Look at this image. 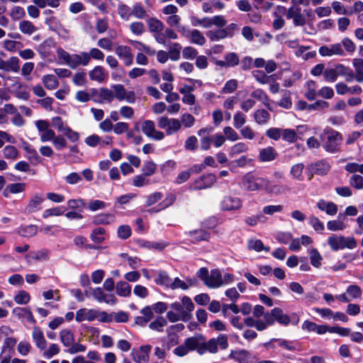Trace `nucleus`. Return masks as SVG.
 <instances>
[{
  "label": "nucleus",
  "instance_id": "f704fd0d",
  "mask_svg": "<svg viewBox=\"0 0 363 363\" xmlns=\"http://www.w3.org/2000/svg\"><path fill=\"white\" fill-rule=\"evenodd\" d=\"M105 233L106 230L104 228H96L91 231L90 234V239L94 243L101 244L105 240Z\"/></svg>",
  "mask_w": 363,
  "mask_h": 363
},
{
  "label": "nucleus",
  "instance_id": "79ce46f5",
  "mask_svg": "<svg viewBox=\"0 0 363 363\" xmlns=\"http://www.w3.org/2000/svg\"><path fill=\"white\" fill-rule=\"evenodd\" d=\"M89 75L91 80L98 82H102L105 79L104 68L101 66H96L91 71L89 72Z\"/></svg>",
  "mask_w": 363,
  "mask_h": 363
},
{
  "label": "nucleus",
  "instance_id": "c85d7f7f",
  "mask_svg": "<svg viewBox=\"0 0 363 363\" xmlns=\"http://www.w3.org/2000/svg\"><path fill=\"white\" fill-rule=\"evenodd\" d=\"M116 291L118 296L128 297L131 294V286L125 281H120L116 285Z\"/></svg>",
  "mask_w": 363,
  "mask_h": 363
},
{
  "label": "nucleus",
  "instance_id": "09e8293b",
  "mask_svg": "<svg viewBox=\"0 0 363 363\" xmlns=\"http://www.w3.org/2000/svg\"><path fill=\"white\" fill-rule=\"evenodd\" d=\"M337 69H340L339 72L340 75H342L345 77V80L347 82H352L355 80V74L350 68L346 67L343 65H337Z\"/></svg>",
  "mask_w": 363,
  "mask_h": 363
},
{
  "label": "nucleus",
  "instance_id": "6e6552de",
  "mask_svg": "<svg viewBox=\"0 0 363 363\" xmlns=\"http://www.w3.org/2000/svg\"><path fill=\"white\" fill-rule=\"evenodd\" d=\"M169 307L179 314L186 313L189 315H192L191 312L194 311L195 306L189 296H184L181 299V302H173L169 305Z\"/></svg>",
  "mask_w": 363,
  "mask_h": 363
},
{
  "label": "nucleus",
  "instance_id": "f257e3e1",
  "mask_svg": "<svg viewBox=\"0 0 363 363\" xmlns=\"http://www.w3.org/2000/svg\"><path fill=\"white\" fill-rule=\"evenodd\" d=\"M240 186L247 191H264L272 194L282 193V187L280 185L272 184L267 177H260L252 172L243 175Z\"/></svg>",
  "mask_w": 363,
  "mask_h": 363
},
{
  "label": "nucleus",
  "instance_id": "9d476101",
  "mask_svg": "<svg viewBox=\"0 0 363 363\" xmlns=\"http://www.w3.org/2000/svg\"><path fill=\"white\" fill-rule=\"evenodd\" d=\"M141 128L143 133L149 138L155 140H162L164 138L163 132L155 129V124L152 121H145L142 124Z\"/></svg>",
  "mask_w": 363,
  "mask_h": 363
},
{
  "label": "nucleus",
  "instance_id": "3c124183",
  "mask_svg": "<svg viewBox=\"0 0 363 363\" xmlns=\"http://www.w3.org/2000/svg\"><path fill=\"white\" fill-rule=\"evenodd\" d=\"M282 139L289 143H294L298 140L297 133L295 130L285 128L282 130Z\"/></svg>",
  "mask_w": 363,
  "mask_h": 363
},
{
  "label": "nucleus",
  "instance_id": "ea45409f",
  "mask_svg": "<svg viewBox=\"0 0 363 363\" xmlns=\"http://www.w3.org/2000/svg\"><path fill=\"white\" fill-rule=\"evenodd\" d=\"M247 247L249 250H253L256 252H261L262 250L265 252H269V247H264L261 240L251 239L248 240Z\"/></svg>",
  "mask_w": 363,
  "mask_h": 363
},
{
  "label": "nucleus",
  "instance_id": "de8ad7c7",
  "mask_svg": "<svg viewBox=\"0 0 363 363\" xmlns=\"http://www.w3.org/2000/svg\"><path fill=\"white\" fill-rule=\"evenodd\" d=\"M132 16L138 19H143L147 16V13L142 4L137 2L133 6Z\"/></svg>",
  "mask_w": 363,
  "mask_h": 363
},
{
  "label": "nucleus",
  "instance_id": "a19ab883",
  "mask_svg": "<svg viewBox=\"0 0 363 363\" xmlns=\"http://www.w3.org/2000/svg\"><path fill=\"white\" fill-rule=\"evenodd\" d=\"M304 169V164L303 163H297L294 164L290 169V174L292 178L298 181H303V171Z\"/></svg>",
  "mask_w": 363,
  "mask_h": 363
},
{
  "label": "nucleus",
  "instance_id": "bb28decb",
  "mask_svg": "<svg viewBox=\"0 0 363 363\" xmlns=\"http://www.w3.org/2000/svg\"><path fill=\"white\" fill-rule=\"evenodd\" d=\"M277 157V152L272 147L261 149L259 152V160L261 162H271Z\"/></svg>",
  "mask_w": 363,
  "mask_h": 363
},
{
  "label": "nucleus",
  "instance_id": "473e14b6",
  "mask_svg": "<svg viewBox=\"0 0 363 363\" xmlns=\"http://www.w3.org/2000/svg\"><path fill=\"white\" fill-rule=\"evenodd\" d=\"M38 227L35 225H21L18 228V233L20 235L26 238L33 237L37 234Z\"/></svg>",
  "mask_w": 363,
  "mask_h": 363
},
{
  "label": "nucleus",
  "instance_id": "052dcab7",
  "mask_svg": "<svg viewBox=\"0 0 363 363\" xmlns=\"http://www.w3.org/2000/svg\"><path fill=\"white\" fill-rule=\"evenodd\" d=\"M4 157L8 160H14L18 158V151L13 145H7L3 149Z\"/></svg>",
  "mask_w": 363,
  "mask_h": 363
},
{
  "label": "nucleus",
  "instance_id": "c03bdc74",
  "mask_svg": "<svg viewBox=\"0 0 363 363\" xmlns=\"http://www.w3.org/2000/svg\"><path fill=\"white\" fill-rule=\"evenodd\" d=\"M248 150V146L245 143L240 142L235 144L229 150V156L234 157L237 155L246 152Z\"/></svg>",
  "mask_w": 363,
  "mask_h": 363
},
{
  "label": "nucleus",
  "instance_id": "4be33fe9",
  "mask_svg": "<svg viewBox=\"0 0 363 363\" xmlns=\"http://www.w3.org/2000/svg\"><path fill=\"white\" fill-rule=\"evenodd\" d=\"M231 354L239 363H255V357L245 350L232 351Z\"/></svg>",
  "mask_w": 363,
  "mask_h": 363
},
{
  "label": "nucleus",
  "instance_id": "b1692460",
  "mask_svg": "<svg viewBox=\"0 0 363 363\" xmlns=\"http://www.w3.org/2000/svg\"><path fill=\"white\" fill-rule=\"evenodd\" d=\"M317 207L322 211H325L329 216H334L337 212V206L332 202L320 199L317 203Z\"/></svg>",
  "mask_w": 363,
  "mask_h": 363
},
{
  "label": "nucleus",
  "instance_id": "58836bf2",
  "mask_svg": "<svg viewBox=\"0 0 363 363\" xmlns=\"http://www.w3.org/2000/svg\"><path fill=\"white\" fill-rule=\"evenodd\" d=\"M171 278L165 271L158 272L157 277L155 278V282L160 286H164L167 288L169 287L171 284Z\"/></svg>",
  "mask_w": 363,
  "mask_h": 363
},
{
  "label": "nucleus",
  "instance_id": "e433bc0d",
  "mask_svg": "<svg viewBox=\"0 0 363 363\" xmlns=\"http://www.w3.org/2000/svg\"><path fill=\"white\" fill-rule=\"evenodd\" d=\"M147 23L151 33H157L164 29L163 23L156 18H150L147 21Z\"/></svg>",
  "mask_w": 363,
  "mask_h": 363
},
{
  "label": "nucleus",
  "instance_id": "69168bd1",
  "mask_svg": "<svg viewBox=\"0 0 363 363\" xmlns=\"http://www.w3.org/2000/svg\"><path fill=\"white\" fill-rule=\"evenodd\" d=\"M65 208L63 206H57L51 208H48L44 211L43 217L47 218L50 216H59L64 213Z\"/></svg>",
  "mask_w": 363,
  "mask_h": 363
},
{
  "label": "nucleus",
  "instance_id": "dca6fc26",
  "mask_svg": "<svg viewBox=\"0 0 363 363\" xmlns=\"http://www.w3.org/2000/svg\"><path fill=\"white\" fill-rule=\"evenodd\" d=\"M242 206V201L238 197L228 196L223 198L220 203V208L223 211H235Z\"/></svg>",
  "mask_w": 363,
  "mask_h": 363
},
{
  "label": "nucleus",
  "instance_id": "338daca9",
  "mask_svg": "<svg viewBox=\"0 0 363 363\" xmlns=\"http://www.w3.org/2000/svg\"><path fill=\"white\" fill-rule=\"evenodd\" d=\"M225 140L235 142L240 139L238 133L230 126H225L223 129Z\"/></svg>",
  "mask_w": 363,
  "mask_h": 363
},
{
  "label": "nucleus",
  "instance_id": "4d7b16f0",
  "mask_svg": "<svg viewBox=\"0 0 363 363\" xmlns=\"http://www.w3.org/2000/svg\"><path fill=\"white\" fill-rule=\"evenodd\" d=\"M49 252L47 250H41L35 252H30L28 255V258L40 261V260H48L49 258Z\"/></svg>",
  "mask_w": 363,
  "mask_h": 363
},
{
  "label": "nucleus",
  "instance_id": "393cba45",
  "mask_svg": "<svg viewBox=\"0 0 363 363\" xmlns=\"http://www.w3.org/2000/svg\"><path fill=\"white\" fill-rule=\"evenodd\" d=\"M116 220V216L112 213H99L93 217L92 222L94 225H109L113 223Z\"/></svg>",
  "mask_w": 363,
  "mask_h": 363
},
{
  "label": "nucleus",
  "instance_id": "72a5a7b5",
  "mask_svg": "<svg viewBox=\"0 0 363 363\" xmlns=\"http://www.w3.org/2000/svg\"><path fill=\"white\" fill-rule=\"evenodd\" d=\"M42 82L45 88L49 90H54L59 86V82L53 74L44 75L42 78Z\"/></svg>",
  "mask_w": 363,
  "mask_h": 363
},
{
  "label": "nucleus",
  "instance_id": "cd10ccee",
  "mask_svg": "<svg viewBox=\"0 0 363 363\" xmlns=\"http://www.w3.org/2000/svg\"><path fill=\"white\" fill-rule=\"evenodd\" d=\"M253 118L257 124L262 125L269 122L270 113L264 108L257 109L254 112Z\"/></svg>",
  "mask_w": 363,
  "mask_h": 363
},
{
  "label": "nucleus",
  "instance_id": "49530a36",
  "mask_svg": "<svg viewBox=\"0 0 363 363\" xmlns=\"http://www.w3.org/2000/svg\"><path fill=\"white\" fill-rule=\"evenodd\" d=\"M206 35L211 41H218L228 38L226 32L223 28H219L215 30H208L206 32Z\"/></svg>",
  "mask_w": 363,
  "mask_h": 363
},
{
  "label": "nucleus",
  "instance_id": "2eb2a0df",
  "mask_svg": "<svg viewBox=\"0 0 363 363\" xmlns=\"http://www.w3.org/2000/svg\"><path fill=\"white\" fill-rule=\"evenodd\" d=\"M319 54L323 57H330L332 55H345L344 50L340 43H335L330 46L323 45L319 48Z\"/></svg>",
  "mask_w": 363,
  "mask_h": 363
},
{
  "label": "nucleus",
  "instance_id": "6ab92c4d",
  "mask_svg": "<svg viewBox=\"0 0 363 363\" xmlns=\"http://www.w3.org/2000/svg\"><path fill=\"white\" fill-rule=\"evenodd\" d=\"M99 313L95 309L81 308L76 313V321L81 323L84 320L89 322L94 320L98 317Z\"/></svg>",
  "mask_w": 363,
  "mask_h": 363
},
{
  "label": "nucleus",
  "instance_id": "e2e57ef3",
  "mask_svg": "<svg viewBox=\"0 0 363 363\" xmlns=\"http://www.w3.org/2000/svg\"><path fill=\"white\" fill-rule=\"evenodd\" d=\"M340 69H337V67L335 69H326L323 72V77L325 81L329 82H334L337 80L339 72Z\"/></svg>",
  "mask_w": 363,
  "mask_h": 363
},
{
  "label": "nucleus",
  "instance_id": "20e7f679",
  "mask_svg": "<svg viewBox=\"0 0 363 363\" xmlns=\"http://www.w3.org/2000/svg\"><path fill=\"white\" fill-rule=\"evenodd\" d=\"M328 244L333 251H338L346 248L352 250L357 246V240L354 237H345L335 234L328 237Z\"/></svg>",
  "mask_w": 363,
  "mask_h": 363
},
{
  "label": "nucleus",
  "instance_id": "7c9ffc66",
  "mask_svg": "<svg viewBox=\"0 0 363 363\" xmlns=\"http://www.w3.org/2000/svg\"><path fill=\"white\" fill-rule=\"evenodd\" d=\"M60 341L65 347H69L74 342V336L71 330L64 329L60 333Z\"/></svg>",
  "mask_w": 363,
  "mask_h": 363
},
{
  "label": "nucleus",
  "instance_id": "864d4df0",
  "mask_svg": "<svg viewBox=\"0 0 363 363\" xmlns=\"http://www.w3.org/2000/svg\"><path fill=\"white\" fill-rule=\"evenodd\" d=\"M251 96L258 99L259 101H261L264 104V106L266 107H267L269 109H270L269 104L268 103L269 101V99L268 96L267 95V94L262 89H257L253 91L251 93Z\"/></svg>",
  "mask_w": 363,
  "mask_h": 363
},
{
  "label": "nucleus",
  "instance_id": "f03ea898",
  "mask_svg": "<svg viewBox=\"0 0 363 363\" xmlns=\"http://www.w3.org/2000/svg\"><path fill=\"white\" fill-rule=\"evenodd\" d=\"M321 146L325 152L335 154L340 151L342 135L335 129L327 127L320 135Z\"/></svg>",
  "mask_w": 363,
  "mask_h": 363
},
{
  "label": "nucleus",
  "instance_id": "6e6d98bb",
  "mask_svg": "<svg viewBox=\"0 0 363 363\" xmlns=\"http://www.w3.org/2000/svg\"><path fill=\"white\" fill-rule=\"evenodd\" d=\"M113 89L114 98L118 101H123L126 96V89L122 84H113L111 86Z\"/></svg>",
  "mask_w": 363,
  "mask_h": 363
},
{
  "label": "nucleus",
  "instance_id": "39448f33",
  "mask_svg": "<svg viewBox=\"0 0 363 363\" xmlns=\"http://www.w3.org/2000/svg\"><path fill=\"white\" fill-rule=\"evenodd\" d=\"M331 168V164L327 159H321L309 164L307 167V173L309 179H311L314 174L325 176L328 174Z\"/></svg>",
  "mask_w": 363,
  "mask_h": 363
},
{
  "label": "nucleus",
  "instance_id": "a211bd4d",
  "mask_svg": "<svg viewBox=\"0 0 363 363\" xmlns=\"http://www.w3.org/2000/svg\"><path fill=\"white\" fill-rule=\"evenodd\" d=\"M116 54L124 62L126 66H130L133 62V55L130 48L125 45H118L115 49Z\"/></svg>",
  "mask_w": 363,
  "mask_h": 363
},
{
  "label": "nucleus",
  "instance_id": "ddd939ff",
  "mask_svg": "<svg viewBox=\"0 0 363 363\" xmlns=\"http://www.w3.org/2000/svg\"><path fill=\"white\" fill-rule=\"evenodd\" d=\"M90 62V57L88 52H81L79 54H72L68 63L71 69H76L79 66H86Z\"/></svg>",
  "mask_w": 363,
  "mask_h": 363
},
{
  "label": "nucleus",
  "instance_id": "c756f323",
  "mask_svg": "<svg viewBox=\"0 0 363 363\" xmlns=\"http://www.w3.org/2000/svg\"><path fill=\"white\" fill-rule=\"evenodd\" d=\"M20 60L17 57H11L7 61H4L3 70L17 73L20 70Z\"/></svg>",
  "mask_w": 363,
  "mask_h": 363
},
{
  "label": "nucleus",
  "instance_id": "c9c22d12",
  "mask_svg": "<svg viewBox=\"0 0 363 363\" xmlns=\"http://www.w3.org/2000/svg\"><path fill=\"white\" fill-rule=\"evenodd\" d=\"M24 150L28 153V159L33 163L38 164L41 162V157L38 155L35 149H34L30 145L26 143Z\"/></svg>",
  "mask_w": 363,
  "mask_h": 363
},
{
  "label": "nucleus",
  "instance_id": "0eeeda50",
  "mask_svg": "<svg viewBox=\"0 0 363 363\" xmlns=\"http://www.w3.org/2000/svg\"><path fill=\"white\" fill-rule=\"evenodd\" d=\"M362 295L361 288L355 284H351L346 289L345 293L335 296V298L343 303H350L351 301L360 298Z\"/></svg>",
  "mask_w": 363,
  "mask_h": 363
},
{
  "label": "nucleus",
  "instance_id": "bf43d9fd",
  "mask_svg": "<svg viewBox=\"0 0 363 363\" xmlns=\"http://www.w3.org/2000/svg\"><path fill=\"white\" fill-rule=\"evenodd\" d=\"M45 23L48 26L49 28L55 32H57L59 35H61L58 31L61 26L59 20L54 16H50L45 18Z\"/></svg>",
  "mask_w": 363,
  "mask_h": 363
},
{
  "label": "nucleus",
  "instance_id": "680f3d73",
  "mask_svg": "<svg viewBox=\"0 0 363 363\" xmlns=\"http://www.w3.org/2000/svg\"><path fill=\"white\" fill-rule=\"evenodd\" d=\"M14 301L18 304H26L30 300V294L24 290H21L14 296Z\"/></svg>",
  "mask_w": 363,
  "mask_h": 363
},
{
  "label": "nucleus",
  "instance_id": "f8f14e48",
  "mask_svg": "<svg viewBox=\"0 0 363 363\" xmlns=\"http://www.w3.org/2000/svg\"><path fill=\"white\" fill-rule=\"evenodd\" d=\"M216 180V177L213 174L209 173L203 174L194 180L191 186V189L201 190L210 188Z\"/></svg>",
  "mask_w": 363,
  "mask_h": 363
},
{
  "label": "nucleus",
  "instance_id": "5fc2aeb1",
  "mask_svg": "<svg viewBox=\"0 0 363 363\" xmlns=\"http://www.w3.org/2000/svg\"><path fill=\"white\" fill-rule=\"evenodd\" d=\"M118 13L124 21H128L132 16V9L126 4H121L118 6Z\"/></svg>",
  "mask_w": 363,
  "mask_h": 363
},
{
  "label": "nucleus",
  "instance_id": "aec40b11",
  "mask_svg": "<svg viewBox=\"0 0 363 363\" xmlns=\"http://www.w3.org/2000/svg\"><path fill=\"white\" fill-rule=\"evenodd\" d=\"M205 284L211 289L219 288L222 286L221 272L218 269H212Z\"/></svg>",
  "mask_w": 363,
  "mask_h": 363
},
{
  "label": "nucleus",
  "instance_id": "4468645a",
  "mask_svg": "<svg viewBox=\"0 0 363 363\" xmlns=\"http://www.w3.org/2000/svg\"><path fill=\"white\" fill-rule=\"evenodd\" d=\"M44 198L42 194H35L29 200L26 205L24 213L26 214H30L40 211L42 207L41 204L44 201Z\"/></svg>",
  "mask_w": 363,
  "mask_h": 363
},
{
  "label": "nucleus",
  "instance_id": "603ef678",
  "mask_svg": "<svg viewBox=\"0 0 363 363\" xmlns=\"http://www.w3.org/2000/svg\"><path fill=\"white\" fill-rule=\"evenodd\" d=\"M191 42L199 45H203L206 43V38L199 30L194 29L189 38Z\"/></svg>",
  "mask_w": 363,
  "mask_h": 363
},
{
  "label": "nucleus",
  "instance_id": "0e129e2a",
  "mask_svg": "<svg viewBox=\"0 0 363 363\" xmlns=\"http://www.w3.org/2000/svg\"><path fill=\"white\" fill-rule=\"evenodd\" d=\"M19 29L23 33L27 35H31L36 30L35 26L29 21H21L19 23Z\"/></svg>",
  "mask_w": 363,
  "mask_h": 363
},
{
  "label": "nucleus",
  "instance_id": "13d9d810",
  "mask_svg": "<svg viewBox=\"0 0 363 363\" xmlns=\"http://www.w3.org/2000/svg\"><path fill=\"white\" fill-rule=\"evenodd\" d=\"M179 121L181 128L184 126L185 128H190L194 126L196 119L191 114L186 113L181 116Z\"/></svg>",
  "mask_w": 363,
  "mask_h": 363
},
{
  "label": "nucleus",
  "instance_id": "423d86ee",
  "mask_svg": "<svg viewBox=\"0 0 363 363\" xmlns=\"http://www.w3.org/2000/svg\"><path fill=\"white\" fill-rule=\"evenodd\" d=\"M158 126L165 130L167 135H172L181 130L179 119L163 116L158 118Z\"/></svg>",
  "mask_w": 363,
  "mask_h": 363
},
{
  "label": "nucleus",
  "instance_id": "1a4fd4ad",
  "mask_svg": "<svg viewBox=\"0 0 363 363\" xmlns=\"http://www.w3.org/2000/svg\"><path fill=\"white\" fill-rule=\"evenodd\" d=\"M91 295L99 303H105L113 306L118 303V299L113 294H106L101 287L92 289Z\"/></svg>",
  "mask_w": 363,
  "mask_h": 363
},
{
  "label": "nucleus",
  "instance_id": "8fccbe9b",
  "mask_svg": "<svg viewBox=\"0 0 363 363\" xmlns=\"http://www.w3.org/2000/svg\"><path fill=\"white\" fill-rule=\"evenodd\" d=\"M283 97L277 102L279 106L289 109L292 106V101L290 96V91L288 90L281 91Z\"/></svg>",
  "mask_w": 363,
  "mask_h": 363
},
{
  "label": "nucleus",
  "instance_id": "a878e982",
  "mask_svg": "<svg viewBox=\"0 0 363 363\" xmlns=\"http://www.w3.org/2000/svg\"><path fill=\"white\" fill-rule=\"evenodd\" d=\"M55 43L51 38H47L42 43H40L37 48L38 53L43 57H48L51 50L55 47Z\"/></svg>",
  "mask_w": 363,
  "mask_h": 363
},
{
  "label": "nucleus",
  "instance_id": "9b49d317",
  "mask_svg": "<svg viewBox=\"0 0 363 363\" xmlns=\"http://www.w3.org/2000/svg\"><path fill=\"white\" fill-rule=\"evenodd\" d=\"M273 342H277L278 346L284 347L285 350L291 352L299 350V343L297 340H287L285 339L272 338L269 342L264 343L266 348H275L272 344Z\"/></svg>",
  "mask_w": 363,
  "mask_h": 363
},
{
  "label": "nucleus",
  "instance_id": "5701e85b",
  "mask_svg": "<svg viewBox=\"0 0 363 363\" xmlns=\"http://www.w3.org/2000/svg\"><path fill=\"white\" fill-rule=\"evenodd\" d=\"M33 340L35 346L40 350H44L47 347V341L45 339L43 330L39 327H34L32 332Z\"/></svg>",
  "mask_w": 363,
  "mask_h": 363
},
{
  "label": "nucleus",
  "instance_id": "37998d69",
  "mask_svg": "<svg viewBox=\"0 0 363 363\" xmlns=\"http://www.w3.org/2000/svg\"><path fill=\"white\" fill-rule=\"evenodd\" d=\"M309 256L311 264L315 268H319L321 266L323 257L315 248H312L309 250Z\"/></svg>",
  "mask_w": 363,
  "mask_h": 363
},
{
  "label": "nucleus",
  "instance_id": "a18cd8bd",
  "mask_svg": "<svg viewBox=\"0 0 363 363\" xmlns=\"http://www.w3.org/2000/svg\"><path fill=\"white\" fill-rule=\"evenodd\" d=\"M252 74L255 79L262 84L270 83L274 80V75L268 76L262 70H255L252 72Z\"/></svg>",
  "mask_w": 363,
  "mask_h": 363
},
{
  "label": "nucleus",
  "instance_id": "7ed1b4c3",
  "mask_svg": "<svg viewBox=\"0 0 363 363\" xmlns=\"http://www.w3.org/2000/svg\"><path fill=\"white\" fill-rule=\"evenodd\" d=\"M264 319L269 325H274L275 322L284 326H287L290 323L293 325H297L299 323V317L296 313H292L289 315L278 307L274 308L270 312L264 314Z\"/></svg>",
  "mask_w": 363,
  "mask_h": 363
},
{
  "label": "nucleus",
  "instance_id": "2f4dec72",
  "mask_svg": "<svg viewBox=\"0 0 363 363\" xmlns=\"http://www.w3.org/2000/svg\"><path fill=\"white\" fill-rule=\"evenodd\" d=\"M167 318L172 323H175L179 320H182L184 322H189L192 319L193 316L189 315L186 313L182 314H179L178 313H175L173 311H169L167 313Z\"/></svg>",
  "mask_w": 363,
  "mask_h": 363
},
{
  "label": "nucleus",
  "instance_id": "4c0bfd02",
  "mask_svg": "<svg viewBox=\"0 0 363 363\" xmlns=\"http://www.w3.org/2000/svg\"><path fill=\"white\" fill-rule=\"evenodd\" d=\"M167 325V320L162 316H157L156 319L149 324V328L152 330L161 333L164 330V327Z\"/></svg>",
  "mask_w": 363,
  "mask_h": 363
},
{
  "label": "nucleus",
  "instance_id": "774afa93",
  "mask_svg": "<svg viewBox=\"0 0 363 363\" xmlns=\"http://www.w3.org/2000/svg\"><path fill=\"white\" fill-rule=\"evenodd\" d=\"M349 184L356 189H363V177L354 174L350 178Z\"/></svg>",
  "mask_w": 363,
  "mask_h": 363
},
{
  "label": "nucleus",
  "instance_id": "412c9836",
  "mask_svg": "<svg viewBox=\"0 0 363 363\" xmlns=\"http://www.w3.org/2000/svg\"><path fill=\"white\" fill-rule=\"evenodd\" d=\"M187 234L191 242L194 244L201 241H208L211 238L210 233L202 228L189 231Z\"/></svg>",
  "mask_w": 363,
  "mask_h": 363
},
{
  "label": "nucleus",
  "instance_id": "f3484780",
  "mask_svg": "<svg viewBox=\"0 0 363 363\" xmlns=\"http://www.w3.org/2000/svg\"><path fill=\"white\" fill-rule=\"evenodd\" d=\"M151 345H146L140 347L138 350H133L132 355L136 363H145L149 360V352L151 350Z\"/></svg>",
  "mask_w": 363,
  "mask_h": 363
}]
</instances>
